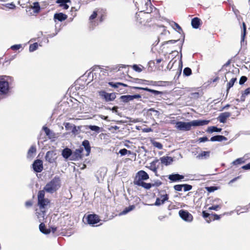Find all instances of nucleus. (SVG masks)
<instances>
[{"label":"nucleus","instance_id":"1","mask_svg":"<svg viewBox=\"0 0 250 250\" xmlns=\"http://www.w3.org/2000/svg\"><path fill=\"white\" fill-rule=\"evenodd\" d=\"M91 75L92 80H95L96 82L100 83V84L103 85L104 82H102L107 78L108 80V67H101L99 66H95L92 72L88 74V77Z\"/></svg>","mask_w":250,"mask_h":250},{"label":"nucleus","instance_id":"2","mask_svg":"<svg viewBox=\"0 0 250 250\" xmlns=\"http://www.w3.org/2000/svg\"><path fill=\"white\" fill-rule=\"evenodd\" d=\"M208 120H193L189 122H184L182 121L177 122L176 124V128L182 131H189L192 126H203L207 125L209 123Z\"/></svg>","mask_w":250,"mask_h":250},{"label":"nucleus","instance_id":"3","mask_svg":"<svg viewBox=\"0 0 250 250\" xmlns=\"http://www.w3.org/2000/svg\"><path fill=\"white\" fill-rule=\"evenodd\" d=\"M13 78L8 76H0V96L5 97L8 95Z\"/></svg>","mask_w":250,"mask_h":250},{"label":"nucleus","instance_id":"4","mask_svg":"<svg viewBox=\"0 0 250 250\" xmlns=\"http://www.w3.org/2000/svg\"><path fill=\"white\" fill-rule=\"evenodd\" d=\"M61 186V179L58 176H55L50 181L47 183L44 187L43 189L41 191H44L49 193H53L58 190Z\"/></svg>","mask_w":250,"mask_h":250},{"label":"nucleus","instance_id":"5","mask_svg":"<svg viewBox=\"0 0 250 250\" xmlns=\"http://www.w3.org/2000/svg\"><path fill=\"white\" fill-rule=\"evenodd\" d=\"M38 206L41 210H46L50 207V200L45 198L44 191L40 190L38 192Z\"/></svg>","mask_w":250,"mask_h":250},{"label":"nucleus","instance_id":"6","mask_svg":"<svg viewBox=\"0 0 250 250\" xmlns=\"http://www.w3.org/2000/svg\"><path fill=\"white\" fill-rule=\"evenodd\" d=\"M149 178L148 174L144 170L138 171L136 175L134 181L135 185H138V182H143V180H146Z\"/></svg>","mask_w":250,"mask_h":250},{"label":"nucleus","instance_id":"7","mask_svg":"<svg viewBox=\"0 0 250 250\" xmlns=\"http://www.w3.org/2000/svg\"><path fill=\"white\" fill-rule=\"evenodd\" d=\"M110 86L116 89V90L121 93L126 92V90H125L124 87L128 86L127 84L122 83L110 82Z\"/></svg>","mask_w":250,"mask_h":250},{"label":"nucleus","instance_id":"8","mask_svg":"<svg viewBox=\"0 0 250 250\" xmlns=\"http://www.w3.org/2000/svg\"><path fill=\"white\" fill-rule=\"evenodd\" d=\"M179 214L180 217L185 221L190 222L193 220L192 215L187 210L181 209L179 211Z\"/></svg>","mask_w":250,"mask_h":250},{"label":"nucleus","instance_id":"9","mask_svg":"<svg viewBox=\"0 0 250 250\" xmlns=\"http://www.w3.org/2000/svg\"><path fill=\"white\" fill-rule=\"evenodd\" d=\"M86 220L87 224L92 226H94L95 224L98 223L100 219L99 216L96 214H89L87 216Z\"/></svg>","mask_w":250,"mask_h":250},{"label":"nucleus","instance_id":"10","mask_svg":"<svg viewBox=\"0 0 250 250\" xmlns=\"http://www.w3.org/2000/svg\"><path fill=\"white\" fill-rule=\"evenodd\" d=\"M33 168L35 171L40 172L43 169L42 162L41 160H36L33 164Z\"/></svg>","mask_w":250,"mask_h":250},{"label":"nucleus","instance_id":"11","mask_svg":"<svg viewBox=\"0 0 250 250\" xmlns=\"http://www.w3.org/2000/svg\"><path fill=\"white\" fill-rule=\"evenodd\" d=\"M108 91L109 90L108 89L100 90L98 93L100 98L105 102L109 101V93Z\"/></svg>","mask_w":250,"mask_h":250},{"label":"nucleus","instance_id":"12","mask_svg":"<svg viewBox=\"0 0 250 250\" xmlns=\"http://www.w3.org/2000/svg\"><path fill=\"white\" fill-rule=\"evenodd\" d=\"M168 82L166 81H147L146 85H151L153 86H165L168 85Z\"/></svg>","mask_w":250,"mask_h":250},{"label":"nucleus","instance_id":"13","mask_svg":"<svg viewBox=\"0 0 250 250\" xmlns=\"http://www.w3.org/2000/svg\"><path fill=\"white\" fill-rule=\"evenodd\" d=\"M56 153L53 151L47 152L45 158L46 161L50 163H53L56 159Z\"/></svg>","mask_w":250,"mask_h":250},{"label":"nucleus","instance_id":"14","mask_svg":"<svg viewBox=\"0 0 250 250\" xmlns=\"http://www.w3.org/2000/svg\"><path fill=\"white\" fill-rule=\"evenodd\" d=\"M168 178L172 182H177L182 181L184 176L178 173H174L169 175Z\"/></svg>","mask_w":250,"mask_h":250},{"label":"nucleus","instance_id":"15","mask_svg":"<svg viewBox=\"0 0 250 250\" xmlns=\"http://www.w3.org/2000/svg\"><path fill=\"white\" fill-rule=\"evenodd\" d=\"M83 148H80L77 149H76V150L73 153H72L71 160H78L79 159L81 158L82 157V153L83 151Z\"/></svg>","mask_w":250,"mask_h":250},{"label":"nucleus","instance_id":"16","mask_svg":"<svg viewBox=\"0 0 250 250\" xmlns=\"http://www.w3.org/2000/svg\"><path fill=\"white\" fill-rule=\"evenodd\" d=\"M168 199L167 194H165L161 196V198H157L156 200L155 203L154 205L156 206H160L163 204L165 201H167Z\"/></svg>","mask_w":250,"mask_h":250},{"label":"nucleus","instance_id":"17","mask_svg":"<svg viewBox=\"0 0 250 250\" xmlns=\"http://www.w3.org/2000/svg\"><path fill=\"white\" fill-rule=\"evenodd\" d=\"M231 116V113L229 112H225L222 113L220 114L218 120L221 123H225L226 122L227 118Z\"/></svg>","mask_w":250,"mask_h":250},{"label":"nucleus","instance_id":"18","mask_svg":"<svg viewBox=\"0 0 250 250\" xmlns=\"http://www.w3.org/2000/svg\"><path fill=\"white\" fill-rule=\"evenodd\" d=\"M158 163H159V160L156 159L150 163V166H149V169L153 171L156 176H158L157 169L158 167L156 166V164Z\"/></svg>","mask_w":250,"mask_h":250},{"label":"nucleus","instance_id":"19","mask_svg":"<svg viewBox=\"0 0 250 250\" xmlns=\"http://www.w3.org/2000/svg\"><path fill=\"white\" fill-rule=\"evenodd\" d=\"M72 150L69 148H65L62 150V157L67 159L71 156H72Z\"/></svg>","mask_w":250,"mask_h":250},{"label":"nucleus","instance_id":"20","mask_svg":"<svg viewBox=\"0 0 250 250\" xmlns=\"http://www.w3.org/2000/svg\"><path fill=\"white\" fill-rule=\"evenodd\" d=\"M56 2L64 9H67L69 8V5L67 3H70L71 1L70 0H57Z\"/></svg>","mask_w":250,"mask_h":250},{"label":"nucleus","instance_id":"21","mask_svg":"<svg viewBox=\"0 0 250 250\" xmlns=\"http://www.w3.org/2000/svg\"><path fill=\"white\" fill-rule=\"evenodd\" d=\"M161 163L166 166L170 165L173 161V158L171 157L164 156L160 158Z\"/></svg>","mask_w":250,"mask_h":250},{"label":"nucleus","instance_id":"22","mask_svg":"<svg viewBox=\"0 0 250 250\" xmlns=\"http://www.w3.org/2000/svg\"><path fill=\"white\" fill-rule=\"evenodd\" d=\"M67 18L66 15L62 13H56L54 14V18L55 20H58L59 21H62L65 20Z\"/></svg>","mask_w":250,"mask_h":250},{"label":"nucleus","instance_id":"23","mask_svg":"<svg viewBox=\"0 0 250 250\" xmlns=\"http://www.w3.org/2000/svg\"><path fill=\"white\" fill-rule=\"evenodd\" d=\"M201 24V20L195 17L191 20V25L193 28L197 29L199 28Z\"/></svg>","mask_w":250,"mask_h":250},{"label":"nucleus","instance_id":"24","mask_svg":"<svg viewBox=\"0 0 250 250\" xmlns=\"http://www.w3.org/2000/svg\"><path fill=\"white\" fill-rule=\"evenodd\" d=\"M36 152V148L35 146H32L28 150V153H27V158L29 159H32L35 156V154Z\"/></svg>","mask_w":250,"mask_h":250},{"label":"nucleus","instance_id":"25","mask_svg":"<svg viewBox=\"0 0 250 250\" xmlns=\"http://www.w3.org/2000/svg\"><path fill=\"white\" fill-rule=\"evenodd\" d=\"M227 138L222 135H215L211 137L210 141L211 142H221L222 141H226Z\"/></svg>","mask_w":250,"mask_h":250},{"label":"nucleus","instance_id":"26","mask_svg":"<svg viewBox=\"0 0 250 250\" xmlns=\"http://www.w3.org/2000/svg\"><path fill=\"white\" fill-rule=\"evenodd\" d=\"M46 210H41L40 212L37 211L36 215L40 222H42L44 220V217L45 216Z\"/></svg>","mask_w":250,"mask_h":250},{"label":"nucleus","instance_id":"27","mask_svg":"<svg viewBox=\"0 0 250 250\" xmlns=\"http://www.w3.org/2000/svg\"><path fill=\"white\" fill-rule=\"evenodd\" d=\"M145 91L150 92L155 96L160 95V97H161V95L164 94L163 92L152 89L148 87H145Z\"/></svg>","mask_w":250,"mask_h":250},{"label":"nucleus","instance_id":"28","mask_svg":"<svg viewBox=\"0 0 250 250\" xmlns=\"http://www.w3.org/2000/svg\"><path fill=\"white\" fill-rule=\"evenodd\" d=\"M120 99L123 103H127L130 101H133L132 98V95H129L121 96L120 97Z\"/></svg>","mask_w":250,"mask_h":250},{"label":"nucleus","instance_id":"29","mask_svg":"<svg viewBox=\"0 0 250 250\" xmlns=\"http://www.w3.org/2000/svg\"><path fill=\"white\" fill-rule=\"evenodd\" d=\"M222 130V129L220 128H218L215 126H209L207 130V132L208 133H213V132H220Z\"/></svg>","mask_w":250,"mask_h":250},{"label":"nucleus","instance_id":"30","mask_svg":"<svg viewBox=\"0 0 250 250\" xmlns=\"http://www.w3.org/2000/svg\"><path fill=\"white\" fill-rule=\"evenodd\" d=\"M83 146H84L85 150L86 151V155H88L90 152V146H89V141L87 140L83 141Z\"/></svg>","mask_w":250,"mask_h":250},{"label":"nucleus","instance_id":"31","mask_svg":"<svg viewBox=\"0 0 250 250\" xmlns=\"http://www.w3.org/2000/svg\"><path fill=\"white\" fill-rule=\"evenodd\" d=\"M236 80L237 79L236 77L232 78L230 81L228 83L227 88V96L228 95L229 92V89L233 86Z\"/></svg>","mask_w":250,"mask_h":250},{"label":"nucleus","instance_id":"32","mask_svg":"<svg viewBox=\"0 0 250 250\" xmlns=\"http://www.w3.org/2000/svg\"><path fill=\"white\" fill-rule=\"evenodd\" d=\"M40 230L43 233L47 234L50 232V229H47L43 223H41L39 226Z\"/></svg>","mask_w":250,"mask_h":250},{"label":"nucleus","instance_id":"33","mask_svg":"<svg viewBox=\"0 0 250 250\" xmlns=\"http://www.w3.org/2000/svg\"><path fill=\"white\" fill-rule=\"evenodd\" d=\"M202 213L203 217L206 219L208 223H209L212 221L211 214L207 212L206 211H203Z\"/></svg>","mask_w":250,"mask_h":250},{"label":"nucleus","instance_id":"34","mask_svg":"<svg viewBox=\"0 0 250 250\" xmlns=\"http://www.w3.org/2000/svg\"><path fill=\"white\" fill-rule=\"evenodd\" d=\"M137 186H142V187L146 189H149L152 187L151 183H146L144 182H138V185H137Z\"/></svg>","mask_w":250,"mask_h":250},{"label":"nucleus","instance_id":"35","mask_svg":"<svg viewBox=\"0 0 250 250\" xmlns=\"http://www.w3.org/2000/svg\"><path fill=\"white\" fill-rule=\"evenodd\" d=\"M135 207L134 205L129 206L128 207L125 208L122 212L120 213V215H124L129 212V211L133 210Z\"/></svg>","mask_w":250,"mask_h":250},{"label":"nucleus","instance_id":"36","mask_svg":"<svg viewBox=\"0 0 250 250\" xmlns=\"http://www.w3.org/2000/svg\"><path fill=\"white\" fill-rule=\"evenodd\" d=\"M209 155V151H202L200 153H199L197 156V158L201 159H203V158H207L208 157Z\"/></svg>","mask_w":250,"mask_h":250},{"label":"nucleus","instance_id":"37","mask_svg":"<svg viewBox=\"0 0 250 250\" xmlns=\"http://www.w3.org/2000/svg\"><path fill=\"white\" fill-rule=\"evenodd\" d=\"M245 160L244 158H239L232 162V164L233 165H240L245 163Z\"/></svg>","mask_w":250,"mask_h":250},{"label":"nucleus","instance_id":"38","mask_svg":"<svg viewBox=\"0 0 250 250\" xmlns=\"http://www.w3.org/2000/svg\"><path fill=\"white\" fill-rule=\"evenodd\" d=\"M243 30L241 33V42H244L245 37L246 35V25L244 22H243Z\"/></svg>","mask_w":250,"mask_h":250},{"label":"nucleus","instance_id":"39","mask_svg":"<svg viewBox=\"0 0 250 250\" xmlns=\"http://www.w3.org/2000/svg\"><path fill=\"white\" fill-rule=\"evenodd\" d=\"M132 80L130 81L133 83H137L140 84H146V83H147L146 80H143V79H140L138 78H131Z\"/></svg>","mask_w":250,"mask_h":250},{"label":"nucleus","instance_id":"40","mask_svg":"<svg viewBox=\"0 0 250 250\" xmlns=\"http://www.w3.org/2000/svg\"><path fill=\"white\" fill-rule=\"evenodd\" d=\"M151 143L154 147H157L159 149H162L163 148V145L161 143L156 142L154 140H151Z\"/></svg>","mask_w":250,"mask_h":250},{"label":"nucleus","instance_id":"41","mask_svg":"<svg viewBox=\"0 0 250 250\" xmlns=\"http://www.w3.org/2000/svg\"><path fill=\"white\" fill-rule=\"evenodd\" d=\"M110 151H111L110 156H111L112 157L114 156L118 157L119 154L118 147H113L112 149L110 148Z\"/></svg>","mask_w":250,"mask_h":250},{"label":"nucleus","instance_id":"42","mask_svg":"<svg viewBox=\"0 0 250 250\" xmlns=\"http://www.w3.org/2000/svg\"><path fill=\"white\" fill-rule=\"evenodd\" d=\"M192 74L191 69L189 67H186L183 70V75L185 76H189Z\"/></svg>","mask_w":250,"mask_h":250},{"label":"nucleus","instance_id":"43","mask_svg":"<svg viewBox=\"0 0 250 250\" xmlns=\"http://www.w3.org/2000/svg\"><path fill=\"white\" fill-rule=\"evenodd\" d=\"M119 154H120L121 156H125V155L127 153L129 154L131 153V152L130 150H128L126 148H123L120 149L119 152Z\"/></svg>","mask_w":250,"mask_h":250},{"label":"nucleus","instance_id":"44","mask_svg":"<svg viewBox=\"0 0 250 250\" xmlns=\"http://www.w3.org/2000/svg\"><path fill=\"white\" fill-rule=\"evenodd\" d=\"M38 47V44L36 42L33 44H32L29 46V51L30 52H33L36 49H37Z\"/></svg>","mask_w":250,"mask_h":250},{"label":"nucleus","instance_id":"45","mask_svg":"<svg viewBox=\"0 0 250 250\" xmlns=\"http://www.w3.org/2000/svg\"><path fill=\"white\" fill-rule=\"evenodd\" d=\"M171 26L174 28H177L178 29V32H179L180 33V32L181 31H182V28L180 27V26L176 22H174V21H172V23H171Z\"/></svg>","mask_w":250,"mask_h":250},{"label":"nucleus","instance_id":"46","mask_svg":"<svg viewBox=\"0 0 250 250\" xmlns=\"http://www.w3.org/2000/svg\"><path fill=\"white\" fill-rule=\"evenodd\" d=\"M232 11L234 14L236 15V17H237L238 20L240 21V19H241V17L239 15V11L238 9H236L234 7H232Z\"/></svg>","mask_w":250,"mask_h":250},{"label":"nucleus","instance_id":"47","mask_svg":"<svg viewBox=\"0 0 250 250\" xmlns=\"http://www.w3.org/2000/svg\"><path fill=\"white\" fill-rule=\"evenodd\" d=\"M33 8L35 10V12L36 13H38L39 12L40 10V4L38 2H34L33 3Z\"/></svg>","mask_w":250,"mask_h":250},{"label":"nucleus","instance_id":"48","mask_svg":"<svg viewBox=\"0 0 250 250\" xmlns=\"http://www.w3.org/2000/svg\"><path fill=\"white\" fill-rule=\"evenodd\" d=\"M42 129L44 131L46 135L50 138L51 136V134H52L51 130L46 126H43Z\"/></svg>","mask_w":250,"mask_h":250},{"label":"nucleus","instance_id":"49","mask_svg":"<svg viewBox=\"0 0 250 250\" xmlns=\"http://www.w3.org/2000/svg\"><path fill=\"white\" fill-rule=\"evenodd\" d=\"M183 188H184V191H188L192 189V186L188 184H183Z\"/></svg>","mask_w":250,"mask_h":250},{"label":"nucleus","instance_id":"50","mask_svg":"<svg viewBox=\"0 0 250 250\" xmlns=\"http://www.w3.org/2000/svg\"><path fill=\"white\" fill-rule=\"evenodd\" d=\"M89 128L92 131L97 132H98L100 130V127L96 125H89Z\"/></svg>","mask_w":250,"mask_h":250},{"label":"nucleus","instance_id":"51","mask_svg":"<svg viewBox=\"0 0 250 250\" xmlns=\"http://www.w3.org/2000/svg\"><path fill=\"white\" fill-rule=\"evenodd\" d=\"M246 96H247V95H244V93L243 92H242V95L240 97V99H236V101H237L238 102H244Z\"/></svg>","mask_w":250,"mask_h":250},{"label":"nucleus","instance_id":"52","mask_svg":"<svg viewBox=\"0 0 250 250\" xmlns=\"http://www.w3.org/2000/svg\"><path fill=\"white\" fill-rule=\"evenodd\" d=\"M247 80V78L246 76H242L239 80V84L240 85L243 84Z\"/></svg>","mask_w":250,"mask_h":250},{"label":"nucleus","instance_id":"53","mask_svg":"<svg viewBox=\"0 0 250 250\" xmlns=\"http://www.w3.org/2000/svg\"><path fill=\"white\" fill-rule=\"evenodd\" d=\"M174 189L178 191H181L183 188V185H176L173 187Z\"/></svg>","mask_w":250,"mask_h":250},{"label":"nucleus","instance_id":"54","mask_svg":"<svg viewBox=\"0 0 250 250\" xmlns=\"http://www.w3.org/2000/svg\"><path fill=\"white\" fill-rule=\"evenodd\" d=\"M178 41H179L178 40H169L168 41L163 42L162 43V45H165L166 44H167V43H175Z\"/></svg>","mask_w":250,"mask_h":250},{"label":"nucleus","instance_id":"55","mask_svg":"<svg viewBox=\"0 0 250 250\" xmlns=\"http://www.w3.org/2000/svg\"><path fill=\"white\" fill-rule=\"evenodd\" d=\"M132 68L134 70L138 72H141L142 71V69L139 67L137 64H134L132 66Z\"/></svg>","mask_w":250,"mask_h":250},{"label":"nucleus","instance_id":"56","mask_svg":"<svg viewBox=\"0 0 250 250\" xmlns=\"http://www.w3.org/2000/svg\"><path fill=\"white\" fill-rule=\"evenodd\" d=\"M64 126H65V128L67 130L71 129L72 128H75V126H73L72 124H71L69 123H65L64 124Z\"/></svg>","mask_w":250,"mask_h":250},{"label":"nucleus","instance_id":"57","mask_svg":"<svg viewBox=\"0 0 250 250\" xmlns=\"http://www.w3.org/2000/svg\"><path fill=\"white\" fill-rule=\"evenodd\" d=\"M162 183L160 180L155 181L154 183H151L152 187H159L162 185Z\"/></svg>","mask_w":250,"mask_h":250},{"label":"nucleus","instance_id":"58","mask_svg":"<svg viewBox=\"0 0 250 250\" xmlns=\"http://www.w3.org/2000/svg\"><path fill=\"white\" fill-rule=\"evenodd\" d=\"M221 207L219 205L212 206L208 208L209 210H217L219 208H220Z\"/></svg>","mask_w":250,"mask_h":250},{"label":"nucleus","instance_id":"59","mask_svg":"<svg viewBox=\"0 0 250 250\" xmlns=\"http://www.w3.org/2000/svg\"><path fill=\"white\" fill-rule=\"evenodd\" d=\"M212 220H219L220 218V216L215 213L211 214Z\"/></svg>","mask_w":250,"mask_h":250},{"label":"nucleus","instance_id":"60","mask_svg":"<svg viewBox=\"0 0 250 250\" xmlns=\"http://www.w3.org/2000/svg\"><path fill=\"white\" fill-rule=\"evenodd\" d=\"M21 44H16V45H12L11 47V48L13 50H18L20 48H21Z\"/></svg>","mask_w":250,"mask_h":250},{"label":"nucleus","instance_id":"61","mask_svg":"<svg viewBox=\"0 0 250 250\" xmlns=\"http://www.w3.org/2000/svg\"><path fill=\"white\" fill-rule=\"evenodd\" d=\"M120 70V68H118V66L117 65H113L112 67H110V72L113 71H118Z\"/></svg>","mask_w":250,"mask_h":250},{"label":"nucleus","instance_id":"62","mask_svg":"<svg viewBox=\"0 0 250 250\" xmlns=\"http://www.w3.org/2000/svg\"><path fill=\"white\" fill-rule=\"evenodd\" d=\"M208 138L206 136L201 137L198 140L200 143L205 142L206 141H208Z\"/></svg>","mask_w":250,"mask_h":250},{"label":"nucleus","instance_id":"63","mask_svg":"<svg viewBox=\"0 0 250 250\" xmlns=\"http://www.w3.org/2000/svg\"><path fill=\"white\" fill-rule=\"evenodd\" d=\"M206 189L208 192H211L214 191L215 190H216V188L215 187H208L206 188Z\"/></svg>","mask_w":250,"mask_h":250},{"label":"nucleus","instance_id":"64","mask_svg":"<svg viewBox=\"0 0 250 250\" xmlns=\"http://www.w3.org/2000/svg\"><path fill=\"white\" fill-rule=\"evenodd\" d=\"M242 168L243 169H245V170H249L250 169V162L245 165V166H243L242 167Z\"/></svg>","mask_w":250,"mask_h":250}]
</instances>
